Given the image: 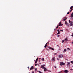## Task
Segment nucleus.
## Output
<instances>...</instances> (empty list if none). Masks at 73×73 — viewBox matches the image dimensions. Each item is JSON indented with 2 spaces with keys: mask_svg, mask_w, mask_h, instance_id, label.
Segmentation results:
<instances>
[{
  "mask_svg": "<svg viewBox=\"0 0 73 73\" xmlns=\"http://www.w3.org/2000/svg\"><path fill=\"white\" fill-rule=\"evenodd\" d=\"M41 68H43L44 69V72H46V70H48L46 69V68L44 66H43L42 65L41 66Z\"/></svg>",
  "mask_w": 73,
  "mask_h": 73,
  "instance_id": "nucleus-1",
  "label": "nucleus"
},
{
  "mask_svg": "<svg viewBox=\"0 0 73 73\" xmlns=\"http://www.w3.org/2000/svg\"><path fill=\"white\" fill-rule=\"evenodd\" d=\"M60 65H61V66H62V65H65V63H64L62 62H60Z\"/></svg>",
  "mask_w": 73,
  "mask_h": 73,
  "instance_id": "nucleus-2",
  "label": "nucleus"
},
{
  "mask_svg": "<svg viewBox=\"0 0 73 73\" xmlns=\"http://www.w3.org/2000/svg\"><path fill=\"white\" fill-rule=\"evenodd\" d=\"M59 58H62V57H63V55H59Z\"/></svg>",
  "mask_w": 73,
  "mask_h": 73,
  "instance_id": "nucleus-3",
  "label": "nucleus"
},
{
  "mask_svg": "<svg viewBox=\"0 0 73 73\" xmlns=\"http://www.w3.org/2000/svg\"><path fill=\"white\" fill-rule=\"evenodd\" d=\"M64 41H69V40H68L67 38H65Z\"/></svg>",
  "mask_w": 73,
  "mask_h": 73,
  "instance_id": "nucleus-4",
  "label": "nucleus"
},
{
  "mask_svg": "<svg viewBox=\"0 0 73 73\" xmlns=\"http://www.w3.org/2000/svg\"><path fill=\"white\" fill-rule=\"evenodd\" d=\"M57 31L58 33H57V35H59V34H60V31H59V29H58L57 30Z\"/></svg>",
  "mask_w": 73,
  "mask_h": 73,
  "instance_id": "nucleus-5",
  "label": "nucleus"
},
{
  "mask_svg": "<svg viewBox=\"0 0 73 73\" xmlns=\"http://www.w3.org/2000/svg\"><path fill=\"white\" fill-rule=\"evenodd\" d=\"M63 25V24H61V22H60L58 25V26H62Z\"/></svg>",
  "mask_w": 73,
  "mask_h": 73,
  "instance_id": "nucleus-6",
  "label": "nucleus"
},
{
  "mask_svg": "<svg viewBox=\"0 0 73 73\" xmlns=\"http://www.w3.org/2000/svg\"><path fill=\"white\" fill-rule=\"evenodd\" d=\"M65 73H68L69 71L68 70H65L64 71Z\"/></svg>",
  "mask_w": 73,
  "mask_h": 73,
  "instance_id": "nucleus-7",
  "label": "nucleus"
},
{
  "mask_svg": "<svg viewBox=\"0 0 73 73\" xmlns=\"http://www.w3.org/2000/svg\"><path fill=\"white\" fill-rule=\"evenodd\" d=\"M66 19H67V18H66V17L64 18V19H63L64 21H65L66 20Z\"/></svg>",
  "mask_w": 73,
  "mask_h": 73,
  "instance_id": "nucleus-8",
  "label": "nucleus"
},
{
  "mask_svg": "<svg viewBox=\"0 0 73 73\" xmlns=\"http://www.w3.org/2000/svg\"><path fill=\"white\" fill-rule=\"evenodd\" d=\"M55 57H53V58H52V60L53 61H55Z\"/></svg>",
  "mask_w": 73,
  "mask_h": 73,
  "instance_id": "nucleus-9",
  "label": "nucleus"
},
{
  "mask_svg": "<svg viewBox=\"0 0 73 73\" xmlns=\"http://www.w3.org/2000/svg\"><path fill=\"white\" fill-rule=\"evenodd\" d=\"M48 48H49V49H51L52 50H54V48L52 47H48Z\"/></svg>",
  "mask_w": 73,
  "mask_h": 73,
  "instance_id": "nucleus-10",
  "label": "nucleus"
},
{
  "mask_svg": "<svg viewBox=\"0 0 73 73\" xmlns=\"http://www.w3.org/2000/svg\"><path fill=\"white\" fill-rule=\"evenodd\" d=\"M33 68H34V67H33V66H31V67L30 68V70H32V69H33Z\"/></svg>",
  "mask_w": 73,
  "mask_h": 73,
  "instance_id": "nucleus-11",
  "label": "nucleus"
},
{
  "mask_svg": "<svg viewBox=\"0 0 73 73\" xmlns=\"http://www.w3.org/2000/svg\"><path fill=\"white\" fill-rule=\"evenodd\" d=\"M70 62H67V65L68 66H69V65H70Z\"/></svg>",
  "mask_w": 73,
  "mask_h": 73,
  "instance_id": "nucleus-12",
  "label": "nucleus"
},
{
  "mask_svg": "<svg viewBox=\"0 0 73 73\" xmlns=\"http://www.w3.org/2000/svg\"><path fill=\"white\" fill-rule=\"evenodd\" d=\"M48 46V45L47 44V43H46L44 46V48H45L47 46Z\"/></svg>",
  "mask_w": 73,
  "mask_h": 73,
  "instance_id": "nucleus-13",
  "label": "nucleus"
},
{
  "mask_svg": "<svg viewBox=\"0 0 73 73\" xmlns=\"http://www.w3.org/2000/svg\"><path fill=\"white\" fill-rule=\"evenodd\" d=\"M70 26H73V24L72 23H70Z\"/></svg>",
  "mask_w": 73,
  "mask_h": 73,
  "instance_id": "nucleus-14",
  "label": "nucleus"
},
{
  "mask_svg": "<svg viewBox=\"0 0 73 73\" xmlns=\"http://www.w3.org/2000/svg\"><path fill=\"white\" fill-rule=\"evenodd\" d=\"M73 6H71V7H70V9H72L73 8Z\"/></svg>",
  "mask_w": 73,
  "mask_h": 73,
  "instance_id": "nucleus-15",
  "label": "nucleus"
},
{
  "mask_svg": "<svg viewBox=\"0 0 73 73\" xmlns=\"http://www.w3.org/2000/svg\"><path fill=\"white\" fill-rule=\"evenodd\" d=\"M73 17V14H71V16H70V17Z\"/></svg>",
  "mask_w": 73,
  "mask_h": 73,
  "instance_id": "nucleus-16",
  "label": "nucleus"
},
{
  "mask_svg": "<svg viewBox=\"0 0 73 73\" xmlns=\"http://www.w3.org/2000/svg\"><path fill=\"white\" fill-rule=\"evenodd\" d=\"M41 60L42 61H44V58H42L41 59Z\"/></svg>",
  "mask_w": 73,
  "mask_h": 73,
  "instance_id": "nucleus-17",
  "label": "nucleus"
},
{
  "mask_svg": "<svg viewBox=\"0 0 73 73\" xmlns=\"http://www.w3.org/2000/svg\"><path fill=\"white\" fill-rule=\"evenodd\" d=\"M58 27H59V26H58V25H57V27H56V29H57V28H58Z\"/></svg>",
  "mask_w": 73,
  "mask_h": 73,
  "instance_id": "nucleus-18",
  "label": "nucleus"
},
{
  "mask_svg": "<svg viewBox=\"0 0 73 73\" xmlns=\"http://www.w3.org/2000/svg\"><path fill=\"white\" fill-rule=\"evenodd\" d=\"M67 23H67V22H66V21H65V24H66Z\"/></svg>",
  "mask_w": 73,
  "mask_h": 73,
  "instance_id": "nucleus-19",
  "label": "nucleus"
},
{
  "mask_svg": "<svg viewBox=\"0 0 73 73\" xmlns=\"http://www.w3.org/2000/svg\"><path fill=\"white\" fill-rule=\"evenodd\" d=\"M64 52H66V49H65L64 50Z\"/></svg>",
  "mask_w": 73,
  "mask_h": 73,
  "instance_id": "nucleus-20",
  "label": "nucleus"
},
{
  "mask_svg": "<svg viewBox=\"0 0 73 73\" xmlns=\"http://www.w3.org/2000/svg\"><path fill=\"white\" fill-rule=\"evenodd\" d=\"M64 42V40H62V43H63V42Z\"/></svg>",
  "mask_w": 73,
  "mask_h": 73,
  "instance_id": "nucleus-21",
  "label": "nucleus"
},
{
  "mask_svg": "<svg viewBox=\"0 0 73 73\" xmlns=\"http://www.w3.org/2000/svg\"><path fill=\"white\" fill-rule=\"evenodd\" d=\"M38 64H35V66H37V65Z\"/></svg>",
  "mask_w": 73,
  "mask_h": 73,
  "instance_id": "nucleus-22",
  "label": "nucleus"
},
{
  "mask_svg": "<svg viewBox=\"0 0 73 73\" xmlns=\"http://www.w3.org/2000/svg\"><path fill=\"white\" fill-rule=\"evenodd\" d=\"M54 56L55 55H57V53H55L54 54Z\"/></svg>",
  "mask_w": 73,
  "mask_h": 73,
  "instance_id": "nucleus-23",
  "label": "nucleus"
},
{
  "mask_svg": "<svg viewBox=\"0 0 73 73\" xmlns=\"http://www.w3.org/2000/svg\"><path fill=\"white\" fill-rule=\"evenodd\" d=\"M38 58H37L36 59V61H37L38 60Z\"/></svg>",
  "mask_w": 73,
  "mask_h": 73,
  "instance_id": "nucleus-24",
  "label": "nucleus"
},
{
  "mask_svg": "<svg viewBox=\"0 0 73 73\" xmlns=\"http://www.w3.org/2000/svg\"><path fill=\"white\" fill-rule=\"evenodd\" d=\"M71 64H73V61H71Z\"/></svg>",
  "mask_w": 73,
  "mask_h": 73,
  "instance_id": "nucleus-25",
  "label": "nucleus"
},
{
  "mask_svg": "<svg viewBox=\"0 0 73 73\" xmlns=\"http://www.w3.org/2000/svg\"><path fill=\"white\" fill-rule=\"evenodd\" d=\"M66 25H67V26H68L69 25V24H68V23H67Z\"/></svg>",
  "mask_w": 73,
  "mask_h": 73,
  "instance_id": "nucleus-26",
  "label": "nucleus"
},
{
  "mask_svg": "<svg viewBox=\"0 0 73 73\" xmlns=\"http://www.w3.org/2000/svg\"><path fill=\"white\" fill-rule=\"evenodd\" d=\"M37 70V68H35V71H36Z\"/></svg>",
  "mask_w": 73,
  "mask_h": 73,
  "instance_id": "nucleus-27",
  "label": "nucleus"
},
{
  "mask_svg": "<svg viewBox=\"0 0 73 73\" xmlns=\"http://www.w3.org/2000/svg\"><path fill=\"white\" fill-rule=\"evenodd\" d=\"M72 11H73V9H71V10H70V12H72Z\"/></svg>",
  "mask_w": 73,
  "mask_h": 73,
  "instance_id": "nucleus-28",
  "label": "nucleus"
},
{
  "mask_svg": "<svg viewBox=\"0 0 73 73\" xmlns=\"http://www.w3.org/2000/svg\"><path fill=\"white\" fill-rule=\"evenodd\" d=\"M67 49H68L69 50H70V48H67Z\"/></svg>",
  "mask_w": 73,
  "mask_h": 73,
  "instance_id": "nucleus-29",
  "label": "nucleus"
},
{
  "mask_svg": "<svg viewBox=\"0 0 73 73\" xmlns=\"http://www.w3.org/2000/svg\"><path fill=\"white\" fill-rule=\"evenodd\" d=\"M37 60H36L35 62V63H37Z\"/></svg>",
  "mask_w": 73,
  "mask_h": 73,
  "instance_id": "nucleus-30",
  "label": "nucleus"
},
{
  "mask_svg": "<svg viewBox=\"0 0 73 73\" xmlns=\"http://www.w3.org/2000/svg\"><path fill=\"white\" fill-rule=\"evenodd\" d=\"M70 13V12H68V13H67V14H69V13Z\"/></svg>",
  "mask_w": 73,
  "mask_h": 73,
  "instance_id": "nucleus-31",
  "label": "nucleus"
},
{
  "mask_svg": "<svg viewBox=\"0 0 73 73\" xmlns=\"http://www.w3.org/2000/svg\"><path fill=\"white\" fill-rule=\"evenodd\" d=\"M47 71H48V72H51V71L49 70H47Z\"/></svg>",
  "mask_w": 73,
  "mask_h": 73,
  "instance_id": "nucleus-32",
  "label": "nucleus"
},
{
  "mask_svg": "<svg viewBox=\"0 0 73 73\" xmlns=\"http://www.w3.org/2000/svg\"><path fill=\"white\" fill-rule=\"evenodd\" d=\"M68 21L70 23V20H69Z\"/></svg>",
  "mask_w": 73,
  "mask_h": 73,
  "instance_id": "nucleus-33",
  "label": "nucleus"
},
{
  "mask_svg": "<svg viewBox=\"0 0 73 73\" xmlns=\"http://www.w3.org/2000/svg\"><path fill=\"white\" fill-rule=\"evenodd\" d=\"M72 36L73 37V33H72Z\"/></svg>",
  "mask_w": 73,
  "mask_h": 73,
  "instance_id": "nucleus-34",
  "label": "nucleus"
},
{
  "mask_svg": "<svg viewBox=\"0 0 73 73\" xmlns=\"http://www.w3.org/2000/svg\"><path fill=\"white\" fill-rule=\"evenodd\" d=\"M60 31H61V32H63V30H61Z\"/></svg>",
  "mask_w": 73,
  "mask_h": 73,
  "instance_id": "nucleus-35",
  "label": "nucleus"
},
{
  "mask_svg": "<svg viewBox=\"0 0 73 73\" xmlns=\"http://www.w3.org/2000/svg\"><path fill=\"white\" fill-rule=\"evenodd\" d=\"M45 66V64H44V65H42V66Z\"/></svg>",
  "mask_w": 73,
  "mask_h": 73,
  "instance_id": "nucleus-36",
  "label": "nucleus"
},
{
  "mask_svg": "<svg viewBox=\"0 0 73 73\" xmlns=\"http://www.w3.org/2000/svg\"><path fill=\"white\" fill-rule=\"evenodd\" d=\"M47 44H49V42H48L46 43Z\"/></svg>",
  "mask_w": 73,
  "mask_h": 73,
  "instance_id": "nucleus-37",
  "label": "nucleus"
},
{
  "mask_svg": "<svg viewBox=\"0 0 73 73\" xmlns=\"http://www.w3.org/2000/svg\"><path fill=\"white\" fill-rule=\"evenodd\" d=\"M70 23H73V22H72V21H71V22H70Z\"/></svg>",
  "mask_w": 73,
  "mask_h": 73,
  "instance_id": "nucleus-38",
  "label": "nucleus"
},
{
  "mask_svg": "<svg viewBox=\"0 0 73 73\" xmlns=\"http://www.w3.org/2000/svg\"><path fill=\"white\" fill-rule=\"evenodd\" d=\"M57 60L58 61V60H59V58H57Z\"/></svg>",
  "mask_w": 73,
  "mask_h": 73,
  "instance_id": "nucleus-39",
  "label": "nucleus"
},
{
  "mask_svg": "<svg viewBox=\"0 0 73 73\" xmlns=\"http://www.w3.org/2000/svg\"><path fill=\"white\" fill-rule=\"evenodd\" d=\"M27 68H28V69H29V66H28L27 67Z\"/></svg>",
  "mask_w": 73,
  "mask_h": 73,
  "instance_id": "nucleus-40",
  "label": "nucleus"
},
{
  "mask_svg": "<svg viewBox=\"0 0 73 73\" xmlns=\"http://www.w3.org/2000/svg\"><path fill=\"white\" fill-rule=\"evenodd\" d=\"M54 68H56V66H54Z\"/></svg>",
  "mask_w": 73,
  "mask_h": 73,
  "instance_id": "nucleus-41",
  "label": "nucleus"
},
{
  "mask_svg": "<svg viewBox=\"0 0 73 73\" xmlns=\"http://www.w3.org/2000/svg\"><path fill=\"white\" fill-rule=\"evenodd\" d=\"M60 36V35H58V37H59Z\"/></svg>",
  "mask_w": 73,
  "mask_h": 73,
  "instance_id": "nucleus-42",
  "label": "nucleus"
},
{
  "mask_svg": "<svg viewBox=\"0 0 73 73\" xmlns=\"http://www.w3.org/2000/svg\"><path fill=\"white\" fill-rule=\"evenodd\" d=\"M56 46H58V45H57Z\"/></svg>",
  "mask_w": 73,
  "mask_h": 73,
  "instance_id": "nucleus-43",
  "label": "nucleus"
},
{
  "mask_svg": "<svg viewBox=\"0 0 73 73\" xmlns=\"http://www.w3.org/2000/svg\"><path fill=\"white\" fill-rule=\"evenodd\" d=\"M32 73H34V72L33 71Z\"/></svg>",
  "mask_w": 73,
  "mask_h": 73,
  "instance_id": "nucleus-44",
  "label": "nucleus"
},
{
  "mask_svg": "<svg viewBox=\"0 0 73 73\" xmlns=\"http://www.w3.org/2000/svg\"><path fill=\"white\" fill-rule=\"evenodd\" d=\"M61 72H62V71H61V72H60L59 73H61Z\"/></svg>",
  "mask_w": 73,
  "mask_h": 73,
  "instance_id": "nucleus-45",
  "label": "nucleus"
},
{
  "mask_svg": "<svg viewBox=\"0 0 73 73\" xmlns=\"http://www.w3.org/2000/svg\"><path fill=\"white\" fill-rule=\"evenodd\" d=\"M39 60H41V58H39Z\"/></svg>",
  "mask_w": 73,
  "mask_h": 73,
  "instance_id": "nucleus-46",
  "label": "nucleus"
},
{
  "mask_svg": "<svg viewBox=\"0 0 73 73\" xmlns=\"http://www.w3.org/2000/svg\"><path fill=\"white\" fill-rule=\"evenodd\" d=\"M72 44H73V42L72 43Z\"/></svg>",
  "mask_w": 73,
  "mask_h": 73,
  "instance_id": "nucleus-47",
  "label": "nucleus"
},
{
  "mask_svg": "<svg viewBox=\"0 0 73 73\" xmlns=\"http://www.w3.org/2000/svg\"><path fill=\"white\" fill-rule=\"evenodd\" d=\"M54 31H55V29H54Z\"/></svg>",
  "mask_w": 73,
  "mask_h": 73,
  "instance_id": "nucleus-48",
  "label": "nucleus"
}]
</instances>
